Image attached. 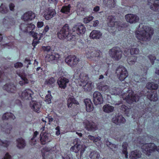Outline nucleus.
Returning <instances> with one entry per match:
<instances>
[{
	"instance_id": "9",
	"label": "nucleus",
	"mask_w": 159,
	"mask_h": 159,
	"mask_svg": "<svg viewBox=\"0 0 159 159\" xmlns=\"http://www.w3.org/2000/svg\"><path fill=\"white\" fill-rule=\"evenodd\" d=\"M116 74L118 78L122 81L128 76V73L126 69L122 66H119L116 70Z\"/></svg>"
},
{
	"instance_id": "12",
	"label": "nucleus",
	"mask_w": 159,
	"mask_h": 159,
	"mask_svg": "<svg viewBox=\"0 0 159 159\" xmlns=\"http://www.w3.org/2000/svg\"><path fill=\"white\" fill-rule=\"evenodd\" d=\"M79 60V59L74 55L68 56L65 60V62L71 67H74L76 66Z\"/></svg>"
},
{
	"instance_id": "55",
	"label": "nucleus",
	"mask_w": 159,
	"mask_h": 159,
	"mask_svg": "<svg viewBox=\"0 0 159 159\" xmlns=\"http://www.w3.org/2000/svg\"><path fill=\"white\" fill-rule=\"evenodd\" d=\"M144 138L145 137H144L142 138L140 137H139L137 139V140L135 141V143H137V146H139V144H141L143 143L144 140L145 139Z\"/></svg>"
},
{
	"instance_id": "36",
	"label": "nucleus",
	"mask_w": 159,
	"mask_h": 159,
	"mask_svg": "<svg viewBox=\"0 0 159 159\" xmlns=\"http://www.w3.org/2000/svg\"><path fill=\"white\" fill-rule=\"evenodd\" d=\"M114 109V107L109 104L104 105L102 108L103 111L107 113H110L112 112Z\"/></svg>"
},
{
	"instance_id": "46",
	"label": "nucleus",
	"mask_w": 159,
	"mask_h": 159,
	"mask_svg": "<svg viewBox=\"0 0 159 159\" xmlns=\"http://www.w3.org/2000/svg\"><path fill=\"white\" fill-rule=\"evenodd\" d=\"M128 144L126 142H124L122 145V152L125 155V157L128 158V152H127V146Z\"/></svg>"
},
{
	"instance_id": "58",
	"label": "nucleus",
	"mask_w": 159,
	"mask_h": 159,
	"mask_svg": "<svg viewBox=\"0 0 159 159\" xmlns=\"http://www.w3.org/2000/svg\"><path fill=\"white\" fill-rule=\"evenodd\" d=\"M139 52V50L137 48H133L130 50V53L131 55L138 54Z\"/></svg>"
},
{
	"instance_id": "30",
	"label": "nucleus",
	"mask_w": 159,
	"mask_h": 159,
	"mask_svg": "<svg viewBox=\"0 0 159 159\" xmlns=\"http://www.w3.org/2000/svg\"><path fill=\"white\" fill-rule=\"evenodd\" d=\"M97 88L99 91H102L105 93H107L109 90V87L108 85L103 84L101 83L97 84Z\"/></svg>"
},
{
	"instance_id": "11",
	"label": "nucleus",
	"mask_w": 159,
	"mask_h": 159,
	"mask_svg": "<svg viewBox=\"0 0 159 159\" xmlns=\"http://www.w3.org/2000/svg\"><path fill=\"white\" fill-rule=\"evenodd\" d=\"M34 92L30 89H27L22 91L20 96L22 100L27 101L32 100Z\"/></svg>"
},
{
	"instance_id": "17",
	"label": "nucleus",
	"mask_w": 159,
	"mask_h": 159,
	"mask_svg": "<svg viewBox=\"0 0 159 159\" xmlns=\"http://www.w3.org/2000/svg\"><path fill=\"white\" fill-rule=\"evenodd\" d=\"M93 101L95 105L101 104L103 102L102 95L98 91L94 92L93 94Z\"/></svg>"
},
{
	"instance_id": "15",
	"label": "nucleus",
	"mask_w": 159,
	"mask_h": 159,
	"mask_svg": "<svg viewBox=\"0 0 159 159\" xmlns=\"http://www.w3.org/2000/svg\"><path fill=\"white\" fill-rule=\"evenodd\" d=\"M83 124L85 128L89 131L94 132L98 129L97 125L93 122L85 120L83 122Z\"/></svg>"
},
{
	"instance_id": "59",
	"label": "nucleus",
	"mask_w": 159,
	"mask_h": 159,
	"mask_svg": "<svg viewBox=\"0 0 159 159\" xmlns=\"http://www.w3.org/2000/svg\"><path fill=\"white\" fill-rule=\"evenodd\" d=\"M93 17L92 16H87L84 19L83 22L85 23H87L93 20Z\"/></svg>"
},
{
	"instance_id": "44",
	"label": "nucleus",
	"mask_w": 159,
	"mask_h": 159,
	"mask_svg": "<svg viewBox=\"0 0 159 159\" xmlns=\"http://www.w3.org/2000/svg\"><path fill=\"white\" fill-rule=\"evenodd\" d=\"M137 60L136 57L131 56L128 57L127 61L129 65H131L134 64L136 62Z\"/></svg>"
},
{
	"instance_id": "21",
	"label": "nucleus",
	"mask_w": 159,
	"mask_h": 159,
	"mask_svg": "<svg viewBox=\"0 0 159 159\" xmlns=\"http://www.w3.org/2000/svg\"><path fill=\"white\" fill-rule=\"evenodd\" d=\"M3 89L9 93H15L16 91V85L11 83L7 84L4 86Z\"/></svg>"
},
{
	"instance_id": "5",
	"label": "nucleus",
	"mask_w": 159,
	"mask_h": 159,
	"mask_svg": "<svg viewBox=\"0 0 159 159\" xmlns=\"http://www.w3.org/2000/svg\"><path fill=\"white\" fill-rule=\"evenodd\" d=\"M58 38L60 39H66L71 41L75 38V36L70 34L69 28L68 24H66L57 33Z\"/></svg>"
},
{
	"instance_id": "22",
	"label": "nucleus",
	"mask_w": 159,
	"mask_h": 159,
	"mask_svg": "<svg viewBox=\"0 0 159 159\" xmlns=\"http://www.w3.org/2000/svg\"><path fill=\"white\" fill-rule=\"evenodd\" d=\"M112 121L116 125H120L125 123L126 120L122 115L118 114L112 118Z\"/></svg>"
},
{
	"instance_id": "60",
	"label": "nucleus",
	"mask_w": 159,
	"mask_h": 159,
	"mask_svg": "<svg viewBox=\"0 0 159 159\" xmlns=\"http://www.w3.org/2000/svg\"><path fill=\"white\" fill-rule=\"evenodd\" d=\"M52 97L50 94H48L46 95L45 97V101L48 104H49L51 102V99Z\"/></svg>"
},
{
	"instance_id": "38",
	"label": "nucleus",
	"mask_w": 159,
	"mask_h": 159,
	"mask_svg": "<svg viewBox=\"0 0 159 159\" xmlns=\"http://www.w3.org/2000/svg\"><path fill=\"white\" fill-rule=\"evenodd\" d=\"M70 7L71 6L70 4L63 6L61 10V12L65 14H70Z\"/></svg>"
},
{
	"instance_id": "3",
	"label": "nucleus",
	"mask_w": 159,
	"mask_h": 159,
	"mask_svg": "<svg viewBox=\"0 0 159 159\" xmlns=\"http://www.w3.org/2000/svg\"><path fill=\"white\" fill-rule=\"evenodd\" d=\"M73 143L74 145L71 147L70 150L75 153H78L80 151V155L77 154L76 157L78 159H81L87 147L84 144L81 145L80 140L78 138L75 139L74 140Z\"/></svg>"
},
{
	"instance_id": "64",
	"label": "nucleus",
	"mask_w": 159,
	"mask_h": 159,
	"mask_svg": "<svg viewBox=\"0 0 159 159\" xmlns=\"http://www.w3.org/2000/svg\"><path fill=\"white\" fill-rule=\"evenodd\" d=\"M84 8L81 7L80 5H78L77 9L78 12H80L81 13H80V14H82L84 12Z\"/></svg>"
},
{
	"instance_id": "26",
	"label": "nucleus",
	"mask_w": 159,
	"mask_h": 159,
	"mask_svg": "<svg viewBox=\"0 0 159 159\" xmlns=\"http://www.w3.org/2000/svg\"><path fill=\"white\" fill-rule=\"evenodd\" d=\"M69 81L68 79L62 77L58 79L57 83L60 88L64 89L66 87V84Z\"/></svg>"
},
{
	"instance_id": "40",
	"label": "nucleus",
	"mask_w": 159,
	"mask_h": 159,
	"mask_svg": "<svg viewBox=\"0 0 159 159\" xmlns=\"http://www.w3.org/2000/svg\"><path fill=\"white\" fill-rule=\"evenodd\" d=\"M55 80L53 77H51L49 79L46 80L45 84L50 87H52L55 85Z\"/></svg>"
},
{
	"instance_id": "23",
	"label": "nucleus",
	"mask_w": 159,
	"mask_h": 159,
	"mask_svg": "<svg viewBox=\"0 0 159 159\" xmlns=\"http://www.w3.org/2000/svg\"><path fill=\"white\" fill-rule=\"evenodd\" d=\"M50 134L48 133H41L40 135V141L43 145L45 144L46 143L50 141Z\"/></svg>"
},
{
	"instance_id": "35",
	"label": "nucleus",
	"mask_w": 159,
	"mask_h": 159,
	"mask_svg": "<svg viewBox=\"0 0 159 159\" xmlns=\"http://www.w3.org/2000/svg\"><path fill=\"white\" fill-rule=\"evenodd\" d=\"M93 84L91 81L87 82L83 86V88L85 92L91 91L93 87Z\"/></svg>"
},
{
	"instance_id": "20",
	"label": "nucleus",
	"mask_w": 159,
	"mask_h": 159,
	"mask_svg": "<svg viewBox=\"0 0 159 159\" xmlns=\"http://www.w3.org/2000/svg\"><path fill=\"white\" fill-rule=\"evenodd\" d=\"M36 17L35 13L32 11H29L24 13L21 17V19L24 21H30L34 20Z\"/></svg>"
},
{
	"instance_id": "7",
	"label": "nucleus",
	"mask_w": 159,
	"mask_h": 159,
	"mask_svg": "<svg viewBox=\"0 0 159 159\" xmlns=\"http://www.w3.org/2000/svg\"><path fill=\"white\" fill-rule=\"evenodd\" d=\"M122 95L123 99L125 100L129 104L132 103L134 102H136L139 99V96L134 94V92L131 90H129L127 93H124Z\"/></svg>"
},
{
	"instance_id": "25",
	"label": "nucleus",
	"mask_w": 159,
	"mask_h": 159,
	"mask_svg": "<svg viewBox=\"0 0 159 159\" xmlns=\"http://www.w3.org/2000/svg\"><path fill=\"white\" fill-rule=\"evenodd\" d=\"M47 57L48 61L51 63H55L60 58V55L58 53H52L51 54H48Z\"/></svg>"
},
{
	"instance_id": "32",
	"label": "nucleus",
	"mask_w": 159,
	"mask_h": 159,
	"mask_svg": "<svg viewBox=\"0 0 159 159\" xmlns=\"http://www.w3.org/2000/svg\"><path fill=\"white\" fill-rule=\"evenodd\" d=\"M12 129V126L11 125L8 124L2 125L1 126L2 131L6 134H10Z\"/></svg>"
},
{
	"instance_id": "57",
	"label": "nucleus",
	"mask_w": 159,
	"mask_h": 159,
	"mask_svg": "<svg viewBox=\"0 0 159 159\" xmlns=\"http://www.w3.org/2000/svg\"><path fill=\"white\" fill-rule=\"evenodd\" d=\"M75 72L74 75V78L75 79L78 80L80 78V72L79 69H76V70H75Z\"/></svg>"
},
{
	"instance_id": "18",
	"label": "nucleus",
	"mask_w": 159,
	"mask_h": 159,
	"mask_svg": "<svg viewBox=\"0 0 159 159\" xmlns=\"http://www.w3.org/2000/svg\"><path fill=\"white\" fill-rule=\"evenodd\" d=\"M148 5L153 11H159V0H148Z\"/></svg>"
},
{
	"instance_id": "54",
	"label": "nucleus",
	"mask_w": 159,
	"mask_h": 159,
	"mask_svg": "<svg viewBox=\"0 0 159 159\" xmlns=\"http://www.w3.org/2000/svg\"><path fill=\"white\" fill-rule=\"evenodd\" d=\"M11 143V141L7 140L2 141L0 139V145L7 148Z\"/></svg>"
},
{
	"instance_id": "56",
	"label": "nucleus",
	"mask_w": 159,
	"mask_h": 159,
	"mask_svg": "<svg viewBox=\"0 0 159 159\" xmlns=\"http://www.w3.org/2000/svg\"><path fill=\"white\" fill-rule=\"evenodd\" d=\"M121 110L125 112V113L127 114L129 113L130 109L124 105H122L120 108Z\"/></svg>"
},
{
	"instance_id": "50",
	"label": "nucleus",
	"mask_w": 159,
	"mask_h": 159,
	"mask_svg": "<svg viewBox=\"0 0 159 159\" xmlns=\"http://www.w3.org/2000/svg\"><path fill=\"white\" fill-rule=\"evenodd\" d=\"M112 137L117 141H120L123 139V137L121 136L120 133L117 131L114 132Z\"/></svg>"
},
{
	"instance_id": "1",
	"label": "nucleus",
	"mask_w": 159,
	"mask_h": 159,
	"mask_svg": "<svg viewBox=\"0 0 159 159\" xmlns=\"http://www.w3.org/2000/svg\"><path fill=\"white\" fill-rule=\"evenodd\" d=\"M153 34L152 28L148 26L144 25L142 23L140 24L139 28L135 32L136 38L140 41L143 42L149 41Z\"/></svg>"
},
{
	"instance_id": "29",
	"label": "nucleus",
	"mask_w": 159,
	"mask_h": 159,
	"mask_svg": "<svg viewBox=\"0 0 159 159\" xmlns=\"http://www.w3.org/2000/svg\"><path fill=\"white\" fill-rule=\"evenodd\" d=\"M102 34L100 31L94 30L90 33L89 37L93 39H99L102 36Z\"/></svg>"
},
{
	"instance_id": "8",
	"label": "nucleus",
	"mask_w": 159,
	"mask_h": 159,
	"mask_svg": "<svg viewBox=\"0 0 159 159\" xmlns=\"http://www.w3.org/2000/svg\"><path fill=\"white\" fill-rule=\"evenodd\" d=\"M16 74L20 77L21 79L19 82V84L20 85L23 86L29 83L28 78H32V75L25 73L24 70L22 72H21L20 70L17 71L16 72Z\"/></svg>"
},
{
	"instance_id": "49",
	"label": "nucleus",
	"mask_w": 159,
	"mask_h": 159,
	"mask_svg": "<svg viewBox=\"0 0 159 159\" xmlns=\"http://www.w3.org/2000/svg\"><path fill=\"white\" fill-rule=\"evenodd\" d=\"M9 11L7 7L4 4H2L0 6V12L3 13H7Z\"/></svg>"
},
{
	"instance_id": "28",
	"label": "nucleus",
	"mask_w": 159,
	"mask_h": 159,
	"mask_svg": "<svg viewBox=\"0 0 159 159\" xmlns=\"http://www.w3.org/2000/svg\"><path fill=\"white\" fill-rule=\"evenodd\" d=\"M147 98L150 101H156L158 100L157 92L155 91L150 90L148 92Z\"/></svg>"
},
{
	"instance_id": "51",
	"label": "nucleus",
	"mask_w": 159,
	"mask_h": 159,
	"mask_svg": "<svg viewBox=\"0 0 159 159\" xmlns=\"http://www.w3.org/2000/svg\"><path fill=\"white\" fill-rule=\"evenodd\" d=\"M88 138L90 140L93 141V142H96L100 140L101 138L99 136H93L89 135L88 136Z\"/></svg>"
},
{
	"instance_id": "61",
	"label": "nucleus",
	"mask_w": 159,
	"mask_h": 159,
	"mask_svg": "<svg viewBox=\"0 0 159 159\" xmlns=\"http://www.w3.org/2000/svg\"><path fill=\"white\" fill-rule=\"evenodd\" d=\"M144 80H143L142 79L138 76H136L134 77V80L136 82H142L146 80V78H144Z\"/></svg>"
},
{
	"instance_id": "27",
	"label": "nucleus",
	"mask_w": 159,
	"mask_h": 159,
	"mask_svg": "<svg viewBox=\"0 0 159 159\" xmlns=\"http://www.w3.org/2000/svg\"><path fill=\"white\" fill-rule=\"evenodd\" d=\"M67 106L68 107H71L73 104L79 105V103L76 100L72 95H69L67 98Z\"/></svg>"
},
{
	"instance_id": "10",
	"label": "nucleus",
	"mask_w": 159,
	"mask_h": 159,
	"mask_svg": "<svg viewBox=\"0 0 159 159\" xmlns=\"http://www.w3.org/2000/svg\"><path fill=\"white\" fill-rule=\"evenodd\" d=\"M109 54L114 59L118 60L122 57V52L120 48L114 47L110 50Z\"/></svg>"
},
{
	"instance_id": "24",
	"label": "nucleus",
	"mask_w": 159,
	"mask_h": 159,
	"mask_svg": "<svg viewBox=\"0 0 159 159\" xmlns=\"http://www.w3.org/2000/svg\"><path fill=\"white\" fill-rule=\"evenodd\" d=\"M30 106L34 111L38 113L40 111L41 104L40 102L32 100L30 102Z\"/></svg>"
},
{
	"instance_id": "42",
	"label": "nucleus",
	"mask_w": 159,
	"mask_h": 159,
	"mask_svg": "<svg viewBox=\"0 0 159 159\" xmlns=\"http://www.w3.org/2000/svg\"><path fill=\"white\" fill-rule=\"evenodd\" d=\"M115 0H103V2L107 7L109 8L115 7Z\"/></svg>"
},
{
	"instance_id": "6",
	"label": "nucleus",
	"mask_w": 159,
	"mask_h": 159,
	"mask_svg": "<svg viewBox=\"0 0 159 159\" xmlns=\"http://www.w3.org/2000/svg\"><path fill=\"white\" fill-rule=\"evenodd\" d=\"M141 148L143 152L148 156L156 151L159 152V146L158 147L153 143H145L142 146Z\"/></svg>"
},
{
	"instance_id": "13",
	"label": "nucleus",
	"mask_w": 159,
	"mask_h": 159,
	"mask_svg": "<svg viewBox=\"0 0 159 159\" xmlns=\"http://www.w3.org/2000/svg\"><path fill=\"white\" fill-rule=\"evenodd\" d=\"M15 20L14 18L6 17L2 20V24L4 27L6 29L11 28L15 25Z\"/></svg>"
},
{
	"instance_id": "37",
	"label": "nucleus",
	"mask_w": 159,
	"mask_h": 159,
	"mask_svg": "<svg viewBox=\"0 0 159 159\" xmlns=\"http://www.w3.org/2000/svg\"><path fill=\"white\" fill-rule=\"evenodd\" d=\"M94 49H87L86 50V52L85 55L88 59H91L92 58L94 57V53L95 52H94Z\"/></svg>"
},
{
	"instance_id": "63",
	"label": "nucleus",
	"mask_w": 159,
	"mask_h": 159,
	"mask_svg": "<svg viewBox=\"0 0 159 159\" xmlns=\"http://www.w3.org/2000/svg\"><path fill=\"white\" fill-rule=\"evenodd\" d=\"M23 66V64L20 62H18L14 64V67L16 68H20Z\"/></svg>"
},
{
	"instance_id": "19",
	"label": "nucleus",
	"mask_w": 159,
	"mask_h": 159,
	"mask_svg": "<svg viewBox=\"0 0 159 159\" xmlns=\"http://www.w3.org/2000/svg\"><path fill=\"white\" fill-rule=\"evenodd\" d=\"M125 19L127 22L133 24L138 22L139 18L135 14H128L125 16Z\"/></svg>"
},
{
	"instance_id": "47",
	"label": "nucleus",
	"mask_w": 159,
	"mask_h": 159,
	"mask_svg": "<svg viewBox=\"0 0 159 159\" xmlns=\"http://www.w3.org/2000/svg\"><path fill=\"white\" fill-rule=\"evenodd\" d=\"M39 134V133L37 131H35L34 133V134L33 137L31 139L30 141L31 144L32 145H34L37 143V141L38 140L37 139V136Z\"/></svg>"
},
{
	"instance_id": "48",
	"label": "nucleus",
	"mask_w": 159,
	"mask_h": 159,
	"mask_svg": "<svg viewBox=\"0 0 159 159\" xmlns=\"http://www.w3.org/2000/svg\"><path fill=\"white\" fill-rule=\"evenodd\" d=\"M88 79V77L87 75L84 73H81L80 78L78 80L82 83H84L87 81Z\"/></svg>"
},
{
	"instance_id": "2",
	"label": "nucleus",
	"mask_w": 159,
	"mask_h": 159,
	"mask_svg": "<svg viewBox=\"0 0 159 159\" xmlns=\"http://www.w3.org/2000/svg\"><path fill=\"white\" fill-rule=\"evenodd\" d=\"M35 25L32 23H29L26 22L22 23L20 26L21 30L24 32H29L30 35L34 38L32 43L34 48L35 46L39 43V41L43 35V34L40 33L38 34L37 33L32 31L35 28Z\"/></svg>"
},
{
	"instance_id": "4",
	"label": "nucleus",
	"mask_w": 159,
	"mask_h": 159,
	"mask_svg": "<svg viewBox=\"0 0 159 159\" xmlns=\"http://www.w3.org/2000/svg\"><path fill=\"white\" fill-rule=\"evenodd\" d=\"M107 20L108 25L111 28L109 29V31L113 34H115L116 29L120 30L123 27V25L120 22L115 21L114 17L112 16H109Z\"/></svg>"
},
{
	"instance_id": "41",
	"label": "nucleus",
	"mask_w": 159,
	"mask_h": 159,
	"mask_svg": "<svg viewBox=\"0 0 159 159\" xmlns=\"http://www.w3.org/2000/svg\"><path fill=\"white\" fill-rule=\"evenodd\" d=\"M89 157L91 159H99L100 157V155L98 152L93 151L91 152Z\"/></svg>"
},
{
	"instance_id": "62",
	"label": "nucleus",
	"mask_w": 159,
	"mask_h": 159,
	"mask_svg": "<svg viewBox=\"0 0 159 159\" xmlns=\"http://www.w3.org/2000/svg\"><path fill=\"white\" fill-rule=\"evenodd\" d=\"M148 57L152 64H153L154 63V60L156 59V57L154 55H149L148 56Z\"/></svg>"
},
{
	"instance_id": "16",
	"label": "nucleus",
	"mask_w": 159,
	"mask_h": 159,
	"mask_svg": "<svg viewBox=\"0 0 159 159\" xmlns=\"http://www.w3.org/2000/svg\"><path fill=\"white\" fill-rule=\"evenodd\" d=\"M73 32H76L79 35H82L86 31V28L84 25L79 23L75 25L72 28Z\"/></svg>"
},
{
	"instance_id": "52",
	"label": "nucleus",
	"mask_w": 159,
	"mask_h": 159,
	"mask_svg": "<svg viewBox=\"0 0 159 159\" xmlns=\"http://www.w3.org/2000/svg\"><path fill=\"white\" fill-rule=\"evenodd\" d=\"M122 92V90L120 88L115 87L112 89L111 93L112 94L119 95Z\"/></svg>"
},
{
	"instance_id": "39",
	"label": "nucleus",
	"mask_w": 159,
	"mask_h": 159,
	"mask_svg": "<svg viewBox=\"0 0 159 159\" xmlns=\"http://www.w3.org/2000/svg\"><path fill=\"white\" fill-rule=\"evenodd\" d=\"M15 118V116L11 112H6L4 113L2 117L3 120H7L9 119L14 120Z\"/></svg>"
},
{
	"instance_id": "45",
	"label": "nucleus",
	"mask_w": 159,
	"mask_h": 159,
	"mask_svg": "<svg viewBox=\"0 0 159 159\" xmlns=\"http://www.w3.org/2000/svg\"><path fill=\"white\" fill-rule=\"evenodd\" d=\"M147 88L148 89H158V86L157 83L154 82L148 83L147 85Z\"/></svg>"
},
{
	"instance_id": "34",
	"label": "nucleus",
	"mask_w": 159,
	"mask_h": 159,
	"mask_svg": "<svg viewBox=\"0 0 159 159\" xmlns=\"http://www.w3.org/2000/svg\"><path fill=\"white\" fill-rule=\"evenodd\" d=\"M141 155V153L140 151L135 150L131 152L129 157L131 159H137L140 158Z\"/></svg>"
},
{
	"instance_id": "31",
	"label": "nucleus",
	"mask_w": 159,
	"mask_h": 159,
	"mask_svg": "<svg viewBox=\"0 0 159 159\" xmlns=\"http://www.w3.org/2000/svg\"><path fill=\"white\" fill-rule=\"evenodd\" d=\"M86 110L88 112H90L93 109V105L90 99L87 98L84 100Z\"/></svg>"
},
{
	"instance_id": "43",
	"label": "nucleus",
	"mask_w": 159,
	"mask_h": 159,
	"mask_svg": "<svg viewBox=\"0 0 159 159\" xmlns=\"http://www.w3.org/2000/svg\"><path fill=\"white\" fill-rule=\"evenodd\" d=\"M106 144L107 147L109 148L113 151H116L117 149V147L116 145L112 143L107 139L105 140Z\"/></svg>"
},
{
	"instance_id": "53",
	"label": "nucleus",
	"mask_w": 159,
	"mask_h": 159,
	"mask_svg": "<svg viewBox=\"0 0 159 159\" xmlns=\"http://www.w3.org/2000/svg\"><path fill=\"white\" fill-rule=\"evenodd\" d=\"M94 57L95 60H99L102 57V52L99 50H94Z\"/></svg>"
},
{
	"instance_id": "33",
	"label": "nucleus",
	"mask_w": 159,
	"mask_h": 159,
	"mask_svg": "<svg viewBox=\"0 0 159 159\" xmlns=\"http://www.w3.org/2000/svg\"><path fill=\"white\" fill-rule=\"evenodd\" d=\"M16 146L19 149H22L26 145V142L22 138H18L16 139Z\"/></svg>"
},
{
	"instance_id": "14",
	"label": "nucleus",
	"mask_w": 159,
	"mask_h": 159,
	"mask_svg": "<svg viewBox=\"0 0 159 159\" xmlns=\"http://www.w3.org/2000/svg\"><path fill=\"white\" fill-rule=\"evenodd\" d=\"M43 14L45 19L47 20H49L55 16L56 13L55 9L48 7L44 10Z\"/></svg>"
}]
</instances>
